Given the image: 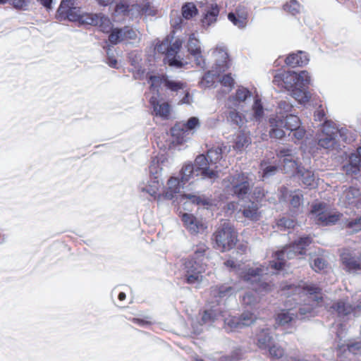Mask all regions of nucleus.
<instances>
[{
  "label": "nucleus",
  "instance_id": "obj_1",
  "mask_svg": "<svg viewBox=\"0 0 361 361\" xmlns=\"http://www.w3.org/2000/svg\"><path fill=\"white\" fill-rule=\"evenodd\" d=\"M312 242L310 237L300 238L293 244L286 247L281 251L276 253L277 261L270 262L269 267L260 266L259 267H247L236 265L235 261L228 259L224 262L227 267L233 269L240 277L247 283L250 284L255 292L259 293H267L271 290L272 285L263 279L264 275L269 273L275 274L276 271L283 269L286 266V259H292L298 255L305 253V250Z\"/></svg>",
  "mask_w": 361,
  "mask_h": 361
},
{
  "label": "nucleus",
  "instance_id": "obj_2",
  "mask_svg": "<svg viewBox=\"0 0 361 361\" xmlns=\"http://www.w3.org/2000/svg\"><path fill=\"white\" fill-rule=\"evenodd\" d=\"M283 294L290 298L286 302L291 300H302L304 304L299 308V314L293 308L282 310L278 314L276 321L281 325L294 322L297 319H305L316 314L315 308L322 305L323 296L322 289L314 284L302 283L298 286L289 285L283 289Z\"/></svg>",
  "mask_w": 361,
  "mask_h": 361
},
{
  "label": "nucleus",
  "instance_id": "obj_3",
  "mask_svg": "<svg viewBox=\"0 0 361 361\" xmlns=\"http://www.w3.org/2000/svg\"><path fill=\"white\" fill-rule=\"evenodd\" d=\"M99 13H84L80 7L75 6V0H61L56 12V18L66 19L73 22H79L82 25L96 26L99 23Z\"/></svg>",
  "mask_w": 361,
  "mask_h": 361
},
{
  "label": "nucleus",
  "instance_id": "obj_4",
  "mask_svg": "<svg viewBox=\"0 0 361 361\" xmlns=\"http://www.w3.org/2000/svg\"><path fill=\"white\" fill-rule=\"evenodd\" d=\"M226 146H215L207 150V157L198 155L195 159V171L202 175V178L214 180L218 177L217 163L221 159V154L226 149Z\"/></svg>",
  "mask_w": 361,
  "mask_h": 361
},
{
  "label": "nucleus",
  "instance_id": "obj_5",
  "mask_svg": "<svg viewBox=\"0 0 361 361\" xmlns=\"http://www.w3.org/2000/svg\"><path fill=\"white\" fill-rule=\"evenodd\" d=\"M172 40L173 37L168 36L161 42H157L154 49L159 53L166 54L165 63H168L170 66L180 68L187 63V61H183L180 57L177 56L183 42L179 39H174L173 42Z\"/></svg>",
  "mask_w": 361,
  "mask_h": 361
},
{
  "label": "nucleus",
  "instance_id": "obj_6",
  "mask_svg": "<svg viewBox=\"0 0 361 361\" xmlns=\"http://www.w3.org/2000/svg\"><path fill=\"white\" fill-rule=\"evenodd\" d=\"M222 185L228 192L244 199L250 193L253 182L249 175L238 173L224 178Z\"/></svg>",
  "mask_w": 361,
  "mask_h": 361
},
{
  "label": "nucleus",
  "instance_id": "obj_7",
  "mask_svg": "<svg viewBox=\"0 0 361 361\" xmlns=\"http://www.w3.org/2000/svg\"><path fill=\"white\" fill-rule=\"evenodd\" d=\"M300 118L293 114L274 116L269 118V135L271 137L281 139L285 135L283 128L289 130L295 129L300 126Z\"/></svg>",
  "mask_w": 361,
  "mask_h": 361
},
{
  "label": "nucleus",
  "instance_id": "obj_8",
  "mask_svg": "<svg viewBox=\"0 0 361 361\" xmlns=\"http://www.w3.org/2000/svg\"><path fill=\"white\" fill-rule=\"evenodd\" d=\"M212 56L215 61V70L208 71L202 78V85L204 87L213 86L216 74L224 72L229 68L228 55L226 50L221 47H217L213 51Z\"/></svg>",
  "mask_w": 361,
  "mask_h": 361
},
{
  "label": "nucleus",
  "instance_id": "obj_9",
  "mask_svg": "<svg viewBox=\"0 0 361 361\" xmlns=\"http://www.w3.org/2000/svg\"><path fill=\"white\" fill-rule=\"evenodd\" d=\"M216 247L221 252L231 250L236 244L237 233L231 223L224 221L214 234Z\"/></svg>",
  "mask_w": 361,
  "mask_h": 361
},
{
  "label": "nucleus",
  "instance_id": "obj_10",
  "mask_svg": "<svg viewBox=\"0 0 361 361\" xmlns=\"http://www.w3.org/2000/svg\"><path fill=\"white\" fill-rule=\"evenodd\" d=\"M200 126L197 117L192 116L185 122L177 123L171 128V135L178 143H183L190 139Z\"/></svg>",
  "mask_w": 361,
  "mask_h": 361
},
{
  "label": "nucleus",
  "instance_id": "obj_11",
  "mask_svg": "<svg viewBox=\"0 0 361 361\" xmlns=\"http://www.w3.org/2000/svg\"><path fill=\"white\" fill-rule=\"evenodd\" d=\"M184 277L187 283L199 288L203 281L202 273L206 270V263H200L192 259L184 262Z\"/></svg>",
  "mask_w": 361,
  "mask_h": 361
},
{
  "label": "nucleus",
  "instance_id": "obj_12",
  "mask_svg": "<svg viewBox=\"0 0 361 361\" xmlns=\"http://www.w3.org/2000/svg\"><path fill=\"white\" fill-rule=\"evenodd\" d=\"M336 126L329 121H325L321 132L318 133L317 140L319 148L326 150H333L338 147L336 140Z\"/></svg>",
  "mask_w": 361,
  "mask_h": 361
},
{
  "label": "nucleus",
  "instance_id": "obj_13",
  "mask_svg": "<svg viewBox=\"0 0 361 361\" xmlns=\"http://www.w3.org/2000/svg\"><path fill=\"white\" fill-rule=\"evenodd\" d=\"M310 216L317 224L329 226L337 222L341 214L336 212L328 211L325 204L317 203L312 205Z\"/></svg>",
  "mask_w": 361,
  "mask_h": 361
},
{
  "label": "nucleus",
  "instance_id": "obj_14",
  "mask_svg": "<svg viewBox=\"0 0 361 361\" xmlns=\"http://www.w3.org/2000/svg\"><path fill=\"white\" fill-rule=\"evenodd\" d=\"M284 79L283 88L290 92L298 86L305 87L311 81V77L306 71H300L299 73L295 71H286Z\"/></svg>",
  "mask_w": 361,
  "mask_h": 361
},
{
  "label": "nucleus",
  "instance_id": "obj_15",
  "mask_svg": "<svg viewBox=\"0 0 361 361\" xmlns=\"http://www.w3.org/2000/svg\"><path fill=\"white\" fill-rule=\"evenodd\" d=\"M200 9L203 15L202 23L204 27H209L216 23L219 13V8L215 3H209L208 0L200 1Z\"/></svg>",
  "mask_w": 361,
  "mask_h": 361
},
{
  "label": "nucleus",
  "instance_id": "obj_16",
  "mask_svg": "<svg viewBox=\"0 0 361 361\" xmlns=\"http://www.w3.org/2000/svg\"><path fill=\"white\" fill-rule=\"evenodd\" d=\"M343 269L349 273H355L361 270V253L356 256L348 249H343L340 255Z\"/></svg>",
  "mask_w": 361,
  "mask_h": 361
},
{
  "label": "nucleus",
  "instance_id": "obj_17",
  "mask_svg": "<svg viewBox=\"0 0 361 361\" xmlns=\"http://www.w3.org/2000/svg\"><path fill=\"white\" fill-rule=\"evenodd\" d=\"M339 204L343 207H356L361 211V192L360 190L353 187L343 190L339 197Z\"/></svg>",
  "mask_w": 361,
  "mask_h": 361
},
{
  "label": "nucleus",
  "instance_id": "obj_18",
  "mask_svg": "<svg viewBox=\"0 0 361 361\" xmlns=\"http://www.w3.org/2000/svg\"><path fill=\"white\" fill-rule=\"evenodd\" d=\"M326 307L329 308L333 312L335 311L339 316H346L350 313H353L355 316L361 314V300L354 307L345 300H341L331 305L326 304Z\"/></svg>",
  "mask_w": 361,
  "mask_h": 361
},
{
  "label": "nucleus",
  "instance_id": "obj_19",
  "mask_svg": "<svg viewBox=\"0 0 361 361\" xmlns=\"http://www.w3.org/2000/svg\"><path fill=\"white\" fill-rule=\"evenodd\" d=\"M252 97L251 92L246 87L240 86L235 92L228 97L226 102L228 109L242 108L243 104Z\"/></svg>",
  "mask_w": 361,
  "mask_h": 361
},
{
  "label": "nucleus",
  "instance_id": "obj_20",
  "mask_svg": "<svg viewBox=\"0 0 361 361\" xmlns=\"http://www.w3.org/2000/svg\"><path fill=\"white\" fill-rule=\"evenodd\" d=\"M159 97V94L152 95L149 98V103L153 109L154 114L156 116L166 119L169 118L170 114V106L167 102L160 100Z\"/></svg>",
  "mask_w": 361,
  "mask_h": 361
},
{
  "label": "nucleus",
  "instance_id": "obj_21",
  "mask_svg": "<svg viewBox=\"0 0 361 361\" xmlns=\"http://www.w3.org/2000/svg\"><path fill=\"white\" fill-rule=\"evenodd\" d=\"M182 221H183L186 228L191 233L196 234L202 233L207 228L202 220L197 219L195 216L190 214H183L182 216Z\"/></svg>",
  "mask_w": 361,
  "mask_h": 361
},
{
  "label": "nucleus",
  "instance_id": "obj_22",
  "mask_svg": "<svg viewBox=\"0 0 361 361\" xmlns=\"http://www.w3.org/2000/svg\"><path fill=\"white\" fill-rule=\"evenodd\" d=\"M343 170L348 175H357L361 173V147L350 157L349 163L343 166Z\"/></svg>",
  "mask_w": 361,
  "mask_h": 361
},
{
  "label": "nucleus",
  "instance_id": "obj_23",
  "mask_svg": "<svg viewBox=\"0 0 361 361\" xmlns=\"http://www.w3.org/2000/svg\"><path fill=\"white\" fill-rule=\"evenodd\" d=\"M187 47L189 53L195 58L196 64L203 68L204 61L202 56L200 41L195 37V34H192L190 36Z\"/></svg>",
  "mask_w": 361,
  "mask_h": 361
},
{
  "label": "nucleus",
  "instance_id": "obj_24",
  "mask_svg": "<svg viewBox=\"0 0 361 361\" xmlns=\"http://www.w3.org/2000/svg\"><path fill=\"white\" fill-rule=\"evenodd\" d=\"M240 212L245 219L252 221H257L262 217V212L258 204L254 202H250L242 205Z\"/></svg>",
  "mask_w": 361,
  "mask_h": 361
},
{
  "label": "nucleus",
  "instance_id": "obj_25",
  "mask_svg": "<svg viewBox=\"0 0 361 361\" xmlns=\"http://www.w3.org/2000/svg\"><path fill=\"white\" fill-rule=\"evenodd\" d=\"M309 57L305 52L298 51L290 54L286 59V63L292 67L303 66L309 62Z\"/></svg>",
  "mask_w": 361,
  "mask_h": 361
},
{
  "label": "nucleus",
  "instance_id": "obj_26",
  "mask_svg": "<svg viewBox=\"0 0 361 361\" xmlns=\"http://www.w3.org/2000/svg\"><path fill=\"white\" fill-rule=\"evenodd\" d=\"M161 185L159 180L157 179V176H154V178H152L151 181H148L147 183H142L139 185V189L142 192H145L149 195L154 198H157V192Z\"/></svg>",
  "mask_w": 361,
  "mask_h": 361
},
{
  "label": "nucleus",
  "instance_id": "obj_27",
  "mask_svg": "<svg viewBox=\"0 0 361 361\" xmlns=\"http://www.w3.org/2000/svg\"><path fill=\"white\" fill-rule=\"evenodd\" d=\"M247 116H248V119L252 121L260 122L263 119L264 109L260 99H255L250 113H247Z\"/></svg>",
  "mask_w": 361,
  "mask_h": 361
},
{
  "label": "nucleus",
  "instance_id": "obj_28",
  "mask_svg": "<svg viewBox=\"0 0 361 361\" xmlns=\"http://www.w3.org/2000/svg\"><path fill=\"white\" fill-rule=\"evenodd\" d=\"M281 198L284 201H286L288 198L292 207L297 208L302 203L303 195L300 190H295L294 192H289L288 189L284 188L281 189Z\"/></svg>",
  "mask_w": 361,
  "mask_h": 361
},
{
  "label": "nucleus",
  "instance_id": "obj_29",
  "mask_svg": "<svg viewBox=\"0 0 361 361\" xmlns=\"http://www.w3.org/2000/svg\"><path fill=\"white\" fill-rule=\"evenodd\" d=\"M302 183L307 188H314L317 185V180L314 172L305 169H298V173Z\"/></svg>",
  "mask_w": 361,
  "mask_h": 361
},
{
  "label": "nucleus",
  "instance_id": "obj_30",
  "mask_svg": "<svg viewBox=\"0 0 361 361\" xmlns=\"http://www.w3.org/2000/svg\"><path fill=\"white\" fill-rule=\"evenodd\" d=\"M272 329L263 328L257 334V344L261 349H267L271 345L272 341Z\"/></svg>",
  "mask_w": 361,
  "mask_h": 361
},
{
  "label": "nucleus",
  "instance_id": "obj_31",
  "mask_svg": "<svg viewBox=\"0 0 361 361\" xmlns=\"http://www.w3.org/2000/svg\"><path fill=\"white\" fill-rule=\"evenodd\" d=\"M238 109L239 108L228 109L229 111L227 116V121L232 125L241 127L248 121V118L240 113L238 111Z\"/></svg>",
  "mask_w": 361,
  "mask_h": 361
},
{
  "label": "nucleus",
  "instance_id": "obj_32",
  "mask_svg": "<svg viewBox=\"0 0 361 361\" xmlns=\"http://www.w3.org/2000/svg\"><path fill=\"white\" fill-rule=\"evenodd\" d=\"M238 290V288H234L228 285H221L212 287L211 289V293L215 298L219 297L221 298L230 296Z\"/></svg>",
  "mask_w": 361,
  "mask_h": 361
},
{
  "label": "nucleus",
  "instance_id": "obj_33",
  "mask_svg": "<svg viewBox=\"0 0 361 361\" xmlns=\"http://www.w3.org/2000/svg\"><path fill=\"white\" fill-rule=\"evenodd\" d=\"M180 183L177 178L171 177L167 182V189L164 192V197L171 200L174 195L180 192Z\"/></svg>",
  "mask_w": 361,
  "mask_h": 361
},
{
  "label": "nucleus",
  "instance_id": "obj_34",
  "mask_svg": "<svg viewBox=\"0 0 361 361\" xmlns=\"http://www.w3.org/2000/svg\"><path fill=\"white\" fill-rule=\"evenodd\" d=\"M196 165L193 166L191 164H185L180 171L181 183L184 185L186 182L189 181L194 176H199L201 174H198L195 171Z\"/></svg>",
  "mask_w": 361,
  "mask_h": 361
},
{
  "label": "nucleus",
  "instance_id": "obj_35",
  "mask_svg": "<svg viewBox=\"0 0 361 361\" xmlns=\"http://www.w3.org/2000/svg\"><path fill=\"white\" fill-rule=\"evenodd\" d=\"M303 87L298 86L290 91L292 97L300 104H305L310 99V92L304 90Z\"/></svg>",
  "mask_w": 361,
  "mask_h": 361
},
{
  "label": "nucleus",
  "instance_id": "obj_36",
  "mask_svg": "<svg viewBox=\"0 0 361 361\" xmlns=\"http://www.w3.org/2000/svg\"><path fill=\"white\" fill-rule=\"evenodd\" d=\"M183 197L192 203L197 205L209 206L212 204V200L205 196H200L194 194H185Z\"/></svg>",
  "mask_w": 361,
  "mask_h": 361
},
{
  "label": "nucleus",
  "instance_id": "obj_37",
  "mask_svg": "<svg viewBox=\"0 0 361 361\" xmlns=\"http://www.w3.org/2000/svg\"><path fill=\"white\" fill-rule=\"evenodd\" d=\"M250 143L251 138L250 134L240 133L236 137L234 147L236 149L241 150L243 148L247 147Z\"/></svg>",
  "mask_w": 361,
  "mask_h": 361
},
{
  "label": "nucleus",
  "instance_id": "obj_38",
  "mask_svg": "<svg viewBox=\"0 0 361 361\" xmlns=\"http://www.w3.org/2000/svg\"><path fill=\"white\" fill-rule=\"evenodd\" d=\"M224 328L227 331H234L242 329L239 317H228L224 320Z\"/></svg>",
  "mask_w": 361,
  "mask_h": 361
},
{
  "label": "nucleus",
  "instance_id": "obj_39",
  "mask_svg": "<svg viewBox=\"0 0 361 361\" xmlns=\"http://www.w3.org/2000/svg\"><path fill=\"white\" fill-rule=\"evenodd\" d=\"M166 77H159L157 75H151L149 78L148 82L150 84V90L152 92L153 95L159 94L158 87L163 84L164 85V79Z\"/></svg>",
  "mask_w": 361,
  "mask_h": 361
},
{
  "label": "nucleus",
  "instance_id": "obj_40",
  "mask_svg": "<svg viewBox=\"0 0 361 361\" xmlns=\"http://www.w3.org/2000/svg\"><path fill=\"white\" fill-rule=\"evenodd\" d=\"M207 250V247L204 243H200L196 246L194 250V257L192 258L194 260H197L200 263H205L204 261L207 259L204 257V255Z\"/></svg>",
  "mask_w": 361,
  "mask_h": 361
},
{
  "label": "nucleus",
  "instance_id": "obj_41",
  "mask_svg": "<svg viewBox=\"0 0 361 361\" xmlns=\"http://www.w3.org/2000/svg\"><path fill=\"white\" fill-rule=\"evenodd\" d=\"M109 41L111 44H117L124 42V35L122 28H114L109 36Z\"/></svg>",
  "mask_w": 361,
  "mask_h": 361
},
{
  "label": "nucleus",
  "instance_id": "obj_42",
  "mask_svg": "<svg viewBox=\"0 0 361 361\" xmlns=\"http://www.w3.org/2000/svg\"><path fill=\"white\" fill-rule=\"evenodd\" d=\"M164 86L173 92H178L180 90H184L185 88V83L180 81L169 79L168 77L164 79Z\"/></svg>",
  "mask_w": 361,
  "mask_h": 361
},
{
  "label": "nucleus",
  "instance_id": "obj_43",
  "mask_svg": "<svg viewBox=\"0 0 361 361\" xmlns=\"http://www.w3.org/2000/svg\"><path fill=\"white\" fill-rule=\"evenodd\" d=\"M345 227L352 233L361 231V216L348 220L345 223Z\"/></svg>",
  "mask_w": 361,
  "mask_h": 361
},
{
  "label": "nucleus",
  "instance_id": "obj_44",
  "mask_svg": "<svg viewBox=\"0 0 361 361\" xmlns=\"http://www.w3.org/2000/svg\"><path fill=\"white\" fill-rule=\"evenodd\" d=\"M239 318L243 328L251 325L257 319L256 316L250 311L243 312Z\"/></svg>",
  "mask_w": 361,
  "mask_h": 361
},
{
  "label": "nucleus",
  "instance_id": "obj_45",
  "mask_svg": "<svg viewBox=\"0 0 361 361\" xmlns=\"http://www.w3.org/2000/svg\"><path fill=\"white\" fill-rule=\"evenodd\" d=\"M228 19L239 29H244L247 25V20H245V17L235 16L233 13L228 14Z\"/></svg>",
  "mask_w": 361,
  "mask_h": 361
},
{
  "label": "nucleus",
  "instance_id": "obj_46",
  "mask_svg": "<svg viewBox=\"0 0 361 361\" xmlns=\"http://www.w3.org/2000/svg\"><path fill=\"white\" fill-rule=\"evenodd\" d=\"M284 164L283 170L285 173H293L295 170L297 171V173H298V169H301L302 168L298 166L297 162L293 159V158H285L283 160Z\"/></svg>",
  "mask_w": 361,
  "mask_h": 361
},
{
  "label": "nucleus",
  "instance_id": "obj_47",
  "mask_svg": "<svg viewBox=\"0 0 361 361\" xmlns=\"http://www.w3.org/2000/svg\"><path fill=\"white\" fill-rule=\"evenodd\" d=\"M197 9L192 3L185 4L182 7V15L185 19H190L197 14Z\"/></svg>",
  "mask_w": 361,
  "mask_h": 361
},
{
  "label": "nucleus",
  "instance_id": "obj_48",
  "mask_svg": "<svg viewBox=\"0 0 361 361\" xmlns=\"http://www.w3.org/2000/svg\"><path fill=\"white\" fill-rule=\"evenodd\" d=\"M99 26L101 30L104 32H109L112 30V23L110 19L102 13H99Z\"/></svg>",
  "mask_w": 361,
  "mask_h": 361
},
{
  "label": "nucleus",
  "instance_id": "obj_49",
  "mask_svg": "<svg viewBox=\"0 0 361 361\" xmlns=\"http://www.w3.org/2000/svg\"><path fill=\"white\" fill-rule=\"evenodd\" d=\"M124 35V42L129 40H135L138 38V31L131 27L125 26L122 27Z\"/></svg>",
  "mask_w": 361,
  "mask_h": 361
},
{
  "label": "nucleus",
  "instance_id": "obj_50",
  "mask_svg": "<svg viewBox=\"0 0 361 361\" xmlns=\"http://www.w3.org/2000/svg\"><path fill=\"white\" fill-rule=\"evenodd\" d=\"M283 8L286 11L294 16L300 12L302 6L297 1L291 0L284 5Z\"/></svg>",
  "mask_w": 361,
  "mask_h": 361
},
{
  "label": "nucleus",
  "instance_id": "obj_51",
  "mask_svg": "<svg viewBox=\"0 0 361 361\" xmlns=\"http://www.w3.org/2000/svg\"><path fill=\"white\" fill-rule=\"evenodd\" d=\"M336 139L339 135L340 137L345 142H350L353 140L351 133L345 128H340L336 127Z\"/></svg>",
  "mask_w": 361,
  "mask_h": 361
},
{
  "label": "nucleus",
  "instance_id": "obj_52",
  "mask_svg": "<svg viewBox=\"0 0 361 361\" xmlns=\"http://www.w3.org/2000/svg\"><path fill=\"white\" fill-rule=\"evenodd\" d=\"M292 108L293 105L290 104L288 101L281 100L279 103V111L277 112L276 116H284L285 114L290 112Z\"/></svg>",
  "mask_w": 361,
  "mask_h": 361
},
{
  "label": "nucleus",
  "instance_id": "obj_53",
  "mask_svg": "<svg viewBox=\"0 0 361 361\" xmlns=\"http://www.w3.org/2000/svg\"><path fill=\"white\" fill-rule=\"evenodd\" d=\"M219 82L223 87L227 88V92L231 91L234 85V78L230 73L224 75L221 78L219 79Z\"/></svg>",
  "mask_w": 361,
  "mask_h": 361
},
{
  "label": "nucleus",
  "instance_id": "obj_54",
  "mask_svg": "<svg viewBox=\"0 0 361 361\" xmlns=\"http://www.w3.org/2000/svg\"><path fill=\"white\" fill-rule=\"evenodd\" d=\"M258 302V298L252 292L246 293L243 297V304L245 306H253Z\"/></svg>",
  "mask_w": 361,
  "mask_h": 361
},
{
  "label": "nucleus",
  "instance_id": "obj_55",
  "mask_svg": "<svg viewBox=\"0 0 361 361\" xmlns=\"http://www.w3.org/2000/svg\"><path fill=\"white\" fill-rule=\"evenodd\" d=\"M268 348L269 355L273 358L279 359L282 357L284 355V350L277 345H273L272 346L270 345Z\"/></svg>",
  "mask_w": 361,
  "mask_h": 361
},
{
  "label": "nucleus",
  "instance_id": "obj_56",
  "mask_svg": "<svg viewBox=\"0 0 361 361\" xmlns=\"http://www.w3.org/2000/svg\"><path fill=\"white\" fill-rule=\"evenodd\" d=\"M149 169L152 178H154V176H157V179H159V175L161 171V168L157 159H154L152 161Z\"/></svg>",
  "mask_w": 361,
  "mask_h": 361
},
{
  "label": "nucleus",
  "instance_id": "obj_57",
  "mask_svg": "<svg viewBox=\"0 0 361 361\" xmlns=\"http://www.w3.org/2000/svg\"><path fill=\"white\" fill-rule=\"evenodd\" d=\"M294 226H295L294 221L292 219H290L282 218V219H280L277 221V226L281 230H286V229H288L290 228H293Z\"/></svg>",
  "mask_w": 361,
  "mask_h": 361
},
{
  "label": "nucleus",
  "instance_id": "obj_58",
  "mask_svg": "<svg viewBox=\"0 0 361 361\" xmlns=\"http://www.w3.org/2000/svg\"><path fill=\"white\" fill-rule=\"evenodd\" d=\"M142 16V8L140 4L133 5L128 11V16L132 19L137 18Z\"/></svg>",
  "mask_w": 361,
  "mask_h": 361
},
{
  "label": "nucleus",
  "instance_id": "obj_59",
  "mask_svg": "<svg viewBox=\"0 0 361 361\" xmlns=\"http://www.w3.org/2000/svg\"><path fill=\"white\" fill-rule=\"evenodd\" d=\"M310 266L315 271H319L323 270L326 264L322 258L317 257L314 259L313 263H310Z\"/></svg>",
  "mask_w": 361,
  "mask_h": 361
},
{
  "label": "nucleus",
  "instance_id": "obj_60",
  "mask_svg": "<svg viewBox=\"0 0 361 361\" xmlns=\"http://www.w3.org/2000/svg\"><path fill=\"white\" fill-rule=\"evenodd\" d=\"M294 150L291 148L281 147L278 149L277 155L280 158H292L293 157Z\"/></svg>",
  "mask_w": 361,
  "mask_h": 361
},
{
  "label": "nucleus",
  "instance_id": "obj_61",
  "mask_svg": "<svg viewBox=\"0 0 361 361\" xmlns=\"http://www.w3.org/2000/svg\"><path fill=\"white\" fill-rule=\"evenodd\" d=\"M346 350L353 354L361 353V341L347 344L346 349L344 348L343 350L345 351Z\"/></svg>",
  "mask_w": 361,
  "mask_h": 361
},
{
  "label": "nucleus",
  "instance_id": "obj_62",
  "mask_svg": "<svg viewBox=\"0 0 361 361\" xmlns=\"http://www.w3.org/2000/svg\"><path fill=\"white\" fill-rule=\"evenodd\" d=\"M129 8L128 5L125 1H122L116 4L115 11L119 14L128 16V11Z\"/></svg>",
  "mask_w": 361,
  "mask_h": 361
},
{
  "label": "nucleus",
  "instance_id": "obj_63",
  "mask_svg": "<svg viewBox=\"0 0 361 361\" xmlns=\"http://www.w3.org/2000/svg\"><path fill=\"white\" fill-rule=\"evenodd\" d=\"M290 131L292 132V137L296 140H302L305 135V130L303 128H301L300 126Z\"/></svg>",
  "mask_w": 361,
  "mask_h": 361
},
{
  "label": "nucleus",
  "instance_id": "obj_64",
  "mask_svg": "<svg viewBox=\"0 0 361 361\" xmlns=\"http://www.w3.org/2000/svg\"><path fill=\"white\" fill-rule=\"evenodd\" d=\"M30 0H12V4L16 8L26 10Z\"/></svg>",
  "mask_w": 361,
  "mask_h": 361
}]
</instances>
